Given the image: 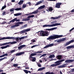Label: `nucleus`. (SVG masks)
Wrapping results in <instances>:
<instances>
[{"mask_svg":"<svg viewBox=\"0 0 74 74\" xmlns=\"http://www.w3.org/2000/svg\"><path fill=\"white\" fill-rule=\"evenodd\" d=\"M39 46V45H33L31 47V48H34V47H36L37 46Z\"/></svg>","mask_w":74,"mask_h":74,"instance_id":"58836bf2","label":"nucleus"},{"mask_svg":"<svg viewBox=\"0 0 74 74\" xmlns=\"http://www.w3.org/2000/svg\"><path fill=\"white\" fill-rule=\"evenodd\" d=\"M62 4V3H56V8H60V5Z\"/></svg>","mask_w":74,"mask_h":74,"instance_id":"423d86ee","label":"nucleus"},{"mask_svg":"<svg viewBox=\"0 0 74 74\" xmlns=\"http://www.w3.org/2000/svg\"><path fill=\"white\" fill-rule=\"evenodd\" d=\"M3 56H8V54L7 53L5 54L4 55H3Z\"/></svg>","mask_w":74,"mask_h":74,"instance_id":"680f3d73","label":"nucleus"},{"mask_svg":"<svg viewBox=\"0 0 74 74\" xmlns=\"http://www.w3.org/2000/svg\"><path fill=\"white\" fill-rule=\"evenodd\" d=\"M26 37H27V36H23L21 38H19V39L20 40H23V39H24L25 38H26Z\"/></svg>","mask_w":74,"mask_h":74,"instance_id":"f704fd0d","label":"nucleus"},{"mask_svg":"<svg viewBox=\"0 0 74 74\" xmlns=\"http://www.w3.org/2000/svg\"><path fill=\"white\" fill-rule=\"evenodd\" d=\"M45 69V67H43L42 68H41L38 69V71H42V70H44V69Z\"/></svg>","mask_w":74,"mask_h":74,"instance_id":"cd10ccee","label":"nucleus"},{"mask_svg":"<svg viewBox=\"0 0 74 74\" xmlns=\"http://www.w3.org/2000/svg\"><path fill=\"white\" fill-rule=\"evenodd\" d=\"M63 37V35H55L53 36H50L48 37V38H47V40L51 41V40H53L56 39V38H60V37Z\"/></svg>","mask_w":74,"mask_h":74,"instance_id":"f257e3e1","label":"nucleus"},{"mask_svg":"<svg viewBox=\"0 0 74 74\" xmlns=\"http://www.w3.org/2000/svg\"><path fill=\"white\" fill-rule=\"evenodd\" d=\"M45 7V5H44L40 6L38 8V10H41V9H43V8H44Z\"/></svg>","mask_w":74,"mask_h":74,"instance_id":"aec40b11","label":"nucleus"},{"mask_svg":"<svg viewBox=\"0 0 74 74\" xmlns=\"http://www.w3.org/2000/svg\"><path fill=\"white\" fill-rule=\"evenodd\" d=\"M24 71L25 73H26V74H28V71H27V70H24Z\"/></svg>","mask_w":74,"mask_h":74,"instance_id":"a19ab883","label":"nucleus"},{"mask_svg":"<svg viewBox=\"0 0 74 74\" xmlns=\"http://www.w3.org/2000/svg\"><path fill=\"white\" fill-rule=\"evenodd\" d=\"M42 3V1H40L38 2L35 5H39V4H40Z\"/></svg>","mask_w":74,"mask_h":74,"instance_id":"c756f323","label":"nucleus"},{"mask_svg":"<svg viewBox=\"0 0 74 74\" xmlns=\"http://www.w3.org/2000/svg\"><path fill=\"white\" fill-rule=\"evenodd\" d=\"M10 4H11V5H12V3H8L7 4V6H8V7H9V6H10Z\"/></svg>","mask_w":74,"mask_h":74,"instance_id":"79ce46f5","label":"nucleus"},{"mask_svg":"<svg viewBox=\"0 0 74 74\" xmlns=\"http://www.w3.org/2000/svg\"><path fill=\"white\" fill-rule=\"evenodd\" d=\"M27 24H25V25H24V26H22V28H25V27H27Z\"/></svg>","mask_w":74,"mask_h":74,"instance_id":"4c0bfd02","label":"nucleus"},{"mask_svg":"<svg viewBox=\"0 0 74 74\" xmlns=\"http://www.w3.org/2000/svg\"><path fill=\"white\" fill-rule=\"evenodd\" d=\"M48 32L47 31H41L39 34L40 36H48Z\"/></svg>","mask_w":74,"mask_h":74,"instance_id":"7ed1b4c3","label":"nucleus"},{"mask_svg":"<svg viewBox=\"0 0 74 74\" xmlns=\"http://www.w3.org/2000/svg\"><path fill=\"white\" fill-rule=\"evenodd\" d=\"M16 40L17 42H18L19 41V39L18 38H16Z\"/></svg>","mask_w":74,"mask_h":74,"instance_id":"de8ad7c7","label":"nucleus"},{"mask_svg":"<svg viewBox=\"0 0 74 74\" xmlns=\"http://www.w3.org/2000/svg\"><path fill=\"white\" fill-rule=\"evenodd\" d=\"M7 42H6L3 44H0V46H4V45H8Z\"/></svg>","mask_w":74,"mask_h":74,"instance_id":"2f4dec72","label":"nucleus"},{"mask_svg":"<svg viewBox=\"0 0 74 74\" xmlns=\"http://www.w3.org/2000/svg\"><path fill=\"white\" fill-rule=\"evenodd\" d=\"M60 25V23H56L52 25H43V27H53V26H59Z\"/></svg>","mask_w":74,"mask_h":74,"instance_id":"f03ea898","label":"nucleus"},{"mask_svg":"<svg viewBox=\"0 0 74 74\" xmlns=\"http://www.w3.org/2000/svg\"><path fill=\"white\" fill-rule=\"evenodd\" d=\"M48 10L49 11H53V8L52 7H50L48 9Z\"/></svg>","mask_w":74,"mask_h":74,"instance_id":"473e14b6","label":"nucleus"},{"mask_svg":"<svg viewBox=\"0 0 74 74\" xmlns=\"http://www.w3.org/2000/svg\"><path fill=\"white\" fill-rule=\"evenodd\" d=\"M74 29V27L72 29H70V32H71V31H72V30H73Z\"/></svg>","mask_w":74,"mask_h":74,"instance_id":"13d9d810","label":"nucleus"},{"mask_svg":"<svg viewBox=\"0 0 74 74\" xmlns=\"http://www.w3.org/2000/svg\"><path fill=\"white\" fill-rule=\"evenodd\" d=\"M38 10L37 9L34 12H32V13H30L29 14V15H32L33 14H37L38 12Z\"/></svg>","mask_w":74,"mask_h":74,"instance_id":"9b49d317","label":"nucleus"},{"mask_svg":"<svg viewBox=\"0 0 74 74\" xmlns=\"http://www.w3.org/2000/svg\"><path fill=\"white\" fill-rule=\"evenodd\" d=\"M74 12V9L72 10L71 11V12Z\"/></svg>","mask_w":74,"mask_h":74,"instance_id":"774afa93","label":"nucleus"},{"mask_svg":"<svg viewBox=\"0 0 74 74\" xmlns=\"http://www.w3.org/2000/svg\"><path fill=\"white\" fill-rule=\"evenodd\" d=\"M17 19L18 18H15L10 21V23H11V22H14L15 21H16V22H19V21H20V20H19V19H18V20Z\"/></svg>","mask_w":74,"mask_h":74,"instance_id":"1a4fd4ad","label":"nucleus"},{"mask_svg":"<svg viewBox=\"0 0 74 74\" xmlns=\"http://www.w3.org/2000/svg\"><path fill=\"white\" fill-rule=\"evenodd\" d=\"M14 9L13 8H12V9H11L10 10V11L11 12H14Z\"/></svg>","mask_w":74,"mask_h":74,"instance_id":"37998d69","label":"nucleus"},{"mask_svg":"<svg viewBox=\"0 0 74 74\" xmlns=\"http://www.w3.org/2000/svg\"><path fill=\"white\" fill-rule=\"evenodd\" d=\"M5 8H6V5H5L3 6L2 7V8L1 9V10H3Z\"/></svg>","mask_w":74,"mask_h":74,"instance_id":"c9c22d12","label":"nucleus"},{"mask_svg":"<svg viewBox=\"0 0 74 74\" xmlns=\"http://www.w3.org/2000/svg\"><path fill=\"white\" fill-rule=\"evenodd\" d=\"M7 58L6 57H5L3 58H1L0 59V61H1V60H4V59H6Z\"/></svg>","mask_w":74,"mask_h":74,"instance_id":"49530a36","label":"nucleus"},{"mask_svg":"<svg viewBox=\"0 0 74 74\" xmlns=\"http://www.w3.org/2000/svg\"><path fill=\"white\" fill-rule=\"evenodd\" d=\"M27 4H29V6H30V5H31V4H32V3H31L30 2H27Z\"/></svg>","mask_w":74,"mask_h":74,"instance_id":"603ef678","label":"nucleus"},{"mask_svg":"<svg viewBox=\"0 0 74 74\" xmlns=\"http://www.w3.org/2000/svg\"><path fill=\"white\" fill-rule=\"evenodd\" d=\"M47 55V54H44L42 55V56H46Z\"/></svg>","mask_w":74,"mask_h":74,"instance_id":"69168bd1","label":"nucleus"},{"mask_svg":"<svg viewBox=\"0 0 74 74\" xmlns=\"http://www.w3.org/2000/svg\"><path fill=\"white\" fill-rule=\"evenodd\" d=\"M22 14V13H16L14 14V16H19V15H21Z\"/></svg>","mask_w":74,"mask_h":74,"instance_id":"bb28decb","label":"nucleus"},{"mask_svg":"<svg viewBox=\"0 0 74 74\" xmlns=\"http://www.w3.org/2000/svg\"><path fill=\"white\" fill-rule=\"evenodd\" d=\"M74 61V60H67L65 61V62L66 63H70L73 62Z\"/></svg>","mask_w":74,"mask_h":74,"instance_id":"f8f14e48","label":"nucleus"},{"mask_svg":"<svg viewBox=\"0 0 74 74\" xmlns=\"http://www.w3.org/2000/svg\"><path fill=\"white\" fill-rule=\"evenodd\" d=\"M56 0H47V1H56Z\"/></svg>","mask_w":74,"mask_h":74,"instance_id":"bf43d9fd","label":"nucleus"},{"mask_svg":"<svg viewBox=\"0 0 74 74\" xmlns=\"http://www.w3.org/2000/svg\"><path fill=\"white\" fill-rule=\"evenodd\" d=\"M23 1H24V0L20 1L18 3V4L19 5H22V4L23 3Z\"/></svg>","mask_w":74,"mask_h":74,"instance_id":"c85d7f7f","label":"nucleus"},{"mask_svg":"<svg viewBox=\"0 0 74 74\" xmlns=\"http://www.w3.org/2000/svg\"><path fill=\"white\" fill-rule=\"evenodd\" d=\"M11 27H12V28H15V25H14L11 26Z\"/></svg>","mask_w":74,"mask_h":74,"instance_id":"4d7b16f0","label":"nucleus"},{"mask_svg":"<svg viewBox=\"0 0 74 74\" xmlns=\"http://www.w3.org/2000/svg\"><path fill=\"white\" fill-rule=\"evenodd\" d=\"M6 15V12L5 11H4L2 13V15Z\"/></svg>","mask_w":74,"mask_h":74,"instance_id":"c03bdc74","label":"nucleus"},{"mask_svg":"<svg viewBox=\"0 0 74 74\" xmlns=\"http://www.w3.org/2000/svg\"><path fill=\"white\" fill-rule=\"evenodd\" d=\"M16 51V49H14L12 50H11L10 51V53H14V52H15Z\"/></svg>","mask_w":74,"mask_h":74,"instance_id":"e433bc0d","label":"nucleus"},{"mask_svg":"<svg viewBox=\"0 0 74 74\" xmlns=\"http://www.w3.org/2000/svg\"><path fill=\"white\" fill-rule=\"evenodd\" d=\"M10 47V45H7L5 46H2L1 47V48L2 49H5V48H7V47Z\"/></svg>","mask_w":74,"mask_h":74,"instance_id":"393cba45","label":"nucleus"},{"mask_svg":"<svg viewBox=\"0 0 74 74\" xmlns=\"http://www.w3.org/2000/svg\"><path fill=\"white\" fill-rule=\"evenodd\" d=\"M62 16H61L60 15L58 16L57 17L56 16L55 17H51V19H58V18H60Z\"/></svg>","mask_w":74,"mask_h":74,"instance_id":"412c9836","label":"nucleus"},{"mask_svg":"<svg viewBox=\"0 0 74 74\" xmlns=\"http://www.w3.org/2000/svg\"><path fill=\"white\" fill-rule=\"evenodd\" d=\"M43 59L44 61H45V62L47 61V60H46V59H45V58H43Z\"/></svg>","mask_w":74,"mask_h":74,"instance_id":"e2e57ef3","label":"nucleus"},{"mask_svg":"<svg viewBox=\"0 0 74 74\" xmlns=\"http://www.w3.org/2000/svg\"><path fill=\"white\" fill-rule=\"evenodd\" d=\"M26 5L25 4L23 5L22 8H26Z\"/></svg>","mask_w":74,"mask_h":74,"instance_id":"ea45409f","label":"nucleus"},{"mask_svg":"<svg viewBox=\"0 0 74 74\" xmlns=\"http://www.w3.org/2000/svg\"><path fill=\"white\" fill-rule=\"evenodd\" d=\"M31 16V18H33V17H34V15H32L30 16Z\"/></svg>","mask_w":74,"mask_h":74,"instance_id":"338daca9","label":"nucleus"},{"mask_svg":"<svg viewBox=\"0 0 74 74\" xmlns=\"http://www.w3.org/2000/svg\"><path fill=\"white\" fill-rule=\"evenodd\" d=\"M30 30H31L30 29H26L21 31V33H25L27 32H29V31H30Z\"/></svg>","mask_w":74,"mask_h":74,"instance_id":"6e6552de","label":"nucleus"},{"mask_svg":"<svg viewBox=\"0 0 74 74\" xmlns=\"http://www.w3.org/2000/svg\"><path fill=\"white\" fill-rule=\"evenodd\" d=\"M49 74H55L53 72H49Z\"/></svg>","mask_w":74,"mask_h":74,"instance_id":"864d4df0","label":"nucleus"},{"mask_svg":"<svg viewBox=\"0 0 74 74\" xmlns=\"http://www.w3.org/2000/svg\"><path fill=\"white\" fill-rule=\"evenodd\" d=\"M53 46V44H51L48 45L46 46L45 47H44V48H48V47H52Z\"/></svg>","mask_w":74,"mask_h":74,"instance_id":"4468645a","label":"nucleus"},{"mask_svg":"<svg viewBox=\"0 0 74 74\" xmlns=\"http://www.w3.org/2000/svg\"><path fill=\"white\" fill-rule=\"evenodd\" d=\"M36 55H37L36 53H32L31 54L29 58H30V59L33 58V57H32V56H35Z\"/></svg>","mask_w":74,"mask_h":74,"instance_id":"6ab92c4d","label":"nucleus"},{"mask_svg":"<svg viewBox=\"0 0 74 74\" xmlns=\"http://www.w3.org/2000/svg\"><path fill=\"white\" fill-rule=\"evenodd\" d=\"M66 38H63L62 39L58 40L57 41V42H62V41H66Z\"/></svg>","mask_w":74,"mask_h":74,"instance_id":"9d476101","label":"nucleus"},{"mask_svg":"<svg viewBox=\"0 0 74 74\" xmlns=\"http://www.w3.org/2000/svg\"><path fill=\"white\" fill-rule=\"evenodd\" d=\"M17 42L16 41H14L13 42H7V44H16Z\"/></svg>","mask_w":74,"mask_h":74,"instance_id":"b1692460","label":"nucleus"},{"mask_svg":"<svg viewBox=\"0 0 74 74\" xmlns=\"http://www.w3.org/2000/svg\"><path fill=\"white\" fill-rule=\"evenodd\" d=\"M42 51H38L36 53H42Z\"/></svg>","mask_w":74,"mask_h":74,"instance_id":"6e6d98bb","label":"nucleus"},{"mask_svg":"<svg viewBox=\"0 0 74 74\" xmlns=\"http://www.w3.org/2000/svg\"><path fill=\"white\" fill-rule=\"evenodd\" d=\"M32 41L33 42H36V41L35 40H34V39H32Z\"/></svg>","mask_w":74,"mask_h":74,"instance_id":"052dcab7","label":"nucleus"},{"mask_svg":"<svg viewBox=\"0 0 74 74\" xmlns=\"http://www.w3.org/2000/svg\"><path fill=\"white\" fill-rule=\"evenodd\" d=\"M18 66V64H13V66L14 67H17V66Z\"/></svg>","mask_w":74,"mask_h":74,"instance_id":"a18cd8bd","label":"nucleus"},{"mask_svg":"<svg viewBox=\"0 0 74 74\" xmlns=\"http://www.w3.org/2000/svg\"><path fill=\"white\" fill-rule=\"evenodd\" d=\"M57 29V27L52 28L50 29H45L46 30H48V31H52V30H53L55 29Z\"/></svg>","mask_w":74,"mask_h":74,"instance_id":"2eb2a0df","label":"nucleus"},{"mask_svg":"<svg viewBox=\"0 0 74 74\" xmlns=\"http://www.w3.org/2000/svg\"><path fill=\"white\" fill-rule=\"evenodd\" d=\"M67 64H64L62 65H60L58 66V68H64L67 66Z\"/></svg>","mask_w":74,"mask_h":74,"instance_id":"ddd939ff","label":"nucleus"},{"mask_svg":"<svg viewBox=\"0 0 74 74\" xmlns=\"http://www.w3.org/2000/svg\"><path fill=\"white\" fill-rule=\"evenodd\" d=\"M25 66L26 67L25 69H29V68L28 67V66H27V65H25Z\"/></svg>","mask_w":74,"mask_h":74,"instance_id":"3c124183","label":"nucleus"},{"mask_svg":"<svg viewBox=\"0 0 74 74\" xmlns=\"http://www.w3.org/2000/svg\"><path fill=\"white\" fill-rule=\"evenodd\" d=\"M57 59H58V60H60L62 59V55H58L56 57Z\"/></svg>","mask_w":74,"mask_h":74,"instance_id":"5701e85b","label":"nucleus"},{"mask_svg":"<svg viewBox=\"0 0 74 74\" xmlns=\"http://www.w3.org/2000/svg\"><path fill=\"white\" fill-rule=\"evenodd\" d=\"M22 8H17L15 9V11H19L20 10H21Z\"/></svg>","mask_w":74,"mask_h":74,"instance_id":"72a5a7b5","label":"nucleus"},{"mask_svg":"<svg viewBox=\"0 0 74 74\" xmlns=\"http://www.w3.org/2000/svg\"><path fill=\"white\" fill-rule=\"evenodd\" d=\"M74 42V40H71L70 41L66 42V43L64 45V46H67V45H69V44H71V43L72 42Z\"/></svg>","mask_w":74,"mask_h":74,"instance_id":"0eeeda50","label":"nucleus"},{"mask_svg":"<svg viewBox=\"0 0 74 74\" xmlns=\"http://www.w3.org/2000/svg\"><path fill=\"white\" fill-rule=\"evenodd\" d=\"M6 39H8L9 40L10 39H12V40H15V37H4L2 38H0V40H5Z\"/></svg>","mask_w":74,"mask_h":74,"instance_id":"39448f33","label":"nucleus"},{"mask_svg":"<svg viewBox=\"0 0 74 74\" xmlns=\"http://www.w3.org/2000/svg\"><path fill=\"white\" fill-rule=\"evenodd\" d=\"M55 57V55H50V56L49 57V58H54Z\"/></svg>","mask_w":74,"mask_h":74,"instance_id":"7c9ffc66","label":"nucleus"},{"mask_svg":"<svg viewBox=\"0 0 74 74\" xmlns=\"http://www.w3.org/2000/svg\"><path fill=\"white\" fill-rule=\"evenodd\" d=\"M59 61L60 62V63H61V62H63V61H64V59L61 60H59Z\"/></svg>","mask_w":74,"mask_h":74,"instance_id":"5fc2aeb1","label":"nucleus"},{"mask_svg":"<svg viewBox=\"0 0 74 74\" xmlns=\"http://www.w3.org/2000/svg\"><path fill=\"white\" fill-rule=\"evenodd\" d=\"M37 65L38 67H41V64H40L39 63H38Z\"/></svg>","mask_w":74,"mask_h":74,"instance_id":"09e8293b","label":"nucleus"},{"mask_svg":"<svg viewBox=\"0 0 74 74\" xmlns=\"http://www.w3.org/2000/svg\"><path fill=\"white\" fill-rule=\"evenodd\" d=\"M54 63L56 64H53L51 65V67H55V66H59L61 64V63L60 62L59 60L57 61L54 62Z\"/></svg>","mask_w":74,"mask_h":74,"instance_id":"20e7f679","label":"nucleus"},{"mask_svg":"<svg viewBox=\"0 0 74 74\" xmlns=\"http://www.w3.org/2000/svg\"><path fill=\"white\" fill-rule=\"evenodd\" d=\"M29 59L30 60H31L32 62H35V61H36V59L34 57H33V58H29Z\"/></svg>","mask_w":74,"mask_h":74,"instance_id":"a878e982","label":"nucleus"},{"mask_svg":"<svg viewBox=\"0 0 74 74\" xmlns=\"http://www.w3.org/2000/svg\"><path fill=\"white\" fill-rule=\"evenodd\" d=\"M71 48H74V45L68 46L66 47V49H71Z\"/></svg>","mask_w":74,"mask_h":74,"instance_id":"a211bd4d","label":"nucleus"},{"mask_svg":"<svg viewBox=\"0 0 74 74\" xmlns=\"http://www.w3.org/2000/svg\"><path fill=\"white\" fill-rule=\"evenodd\" d=\"M19 24H23V22H19Z\"/></svg>","mask_w":74,"mask_h":74,"instance_id":"0e129e2a","label":"nucleus"},{"mask_svg":"<svg viewBox=\"0 0 74 74\" xmlns=\"http://www.w3.org/2000/svg\"><path fill=\"white\" fill-rule=\"evenodd\" d=\"M24 53H25V52L23 51V52H20L19 53H17L16 54V56H20V55H23V54H24Z\"/></svg>","mask_w":74,"mask_h":74,"instance_id":"f3484780","label":"nucleus"},{"mask_svg":"<svg viewBox=\"0 0 74 74\" xmlns=\"http://www.w3.org/2000/svg\"><path fill=\"white\" fill-rule=\"evenodd\" d=\"M26 47V45H21L18 47V49L19 50H21V49H22L23 48V47Z\"/></svg>","mask_w":74,"mask_h":74,"instance_id":"dca6fc26","label":"nucleus"},{"mask_svg":"<svg viewBox=\"0 0 74 74\" xmlns=\"http://www.w3.org/2000/svg\"><path fill=\"white\" fill-rule=\"evenodd\" d=\"M31 18V16H28L27 17V18H25V19H24L23 21H29L30 20V18Z\"/></svg>","mask_w":74,"mask_h":74,"instance_id":"4be33fe9","label":"nucleus"},{"mask_svg":"<svg viewBox=\"0 0 74 74\" xmlns=\"http://www.w3.org/2000/svg\"><path fill=\"white\" fill-rule=\"evenodd\" d=\"M19 24H15L14 26H15V27H18V26H19Z\"/></svg>","mask_w":74,"mask_h":74,"instance_id":"8fccbe9b","label":"nucleus"}]
</instances>
